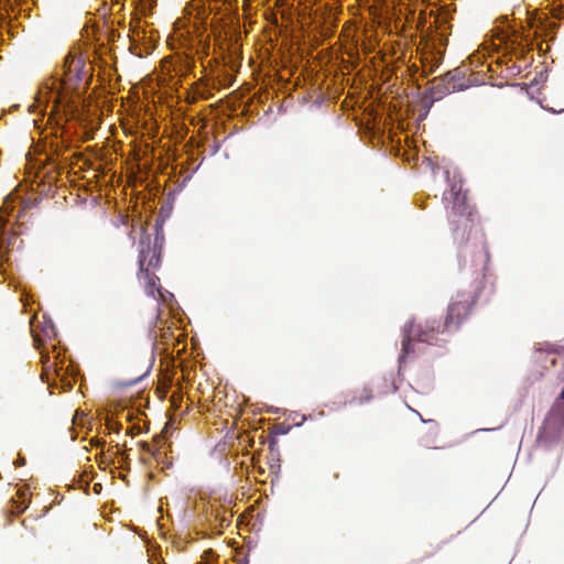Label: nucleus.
Instances as JSON below:
<instances>
[{"mask_svg":"<svg viewBox=\"0 0 564 564\" xmlns=\"http://www.w3.org/2000/svg\"><path fill=\"white\" fill-rule=\"evenodd\" d=\"M417 337L419 341H430V337L425 334H417L415 325L413 323L406 325L404 327V337L402 340V355L400 357V362L403 361L405 356L410 352L411 341Z\"/></svg>","mask_w":564,"mask_h":564,"instance_id":"obj_3","label":"nucleus"},{"mask_svg":"<svg viewBox=\"0 0 564 564\" xmlns=\"http://www.w3.org/2000/svg\"><path fill=\"white\" fill-rule=\"evenodd\" d=\"M561 397L564 399V388H563V391L561 393Z\"/></svg>","mask_w":564,"mask_h":564,"instance_id":"obj_9","label":"nucleus"},{"mask_svg":"<svg viewBox=\"0 0 564 564\" xmlns=\"http://www.w3.org/2000/svg\"><path fill=\"white\" fill-rule=\"evenodd\" d=\"M144 250L143 248L140 250V257H139V265L140 271L142 274H144V279H147V291L150 295L154 296L155 292L163 299V301H166V297L163 295L161 289L156 285L158 278L154 275H150L148 272V269L144 265Z\"/></svg>","mask_w":564,"mask_h":564,"instance_id":"obj_4","label":"nucleus"},{"mask_svg":"<svg viewBox=\"0 0 564 564\" xmlns=\"http://www.w3.org/2000/svg\"><path fill=\"white\" fill-rule=\"evenodd\" d=\"M13 195L10 194L6 197L3 205L0 207V257H2L3 252L9 250V248L15 241V236L6 229L7 217L13 210Z\"/></svg>","mask_w":564,"mask_h":564,"instance_id":"obj_2","label":"nucleus"},{"mask_svg":"<svg viewBox=\"0 0 564 564\" xmlns=\"http://www.w3.org/2000/svg\"><path fill=\"white\" fill-rule=\"evenodd\" d=\"M107 426L111 430H115L117 433L120 431V424L110 419L107 420Z\"/></svg>","mask_w":564,"mask_h":564,"instance_id":"obj_7","label":"nucleus"},{"mask_svg":"<svg viewBox=\"0 0 564 564\" xmlns=\"http://www.w3.org/2000/svg\"><path fill=\"white\" fill-rule=\"evenodd\" d=\"M467 304L466 303H453L448 307V314L446 318V324L449 325L454 323L455 318H458L462 311H466Z\"/></svg>","mask_w":564,"mask_h":564,"instance_id":"obj_6","label":"nucleus"},{"mask_svg":"<svg viewBox=\"0 0 564 564\" xmlns=\"http://www.w3.org/2000/svg\"><path fill=\"white\" fill-rule=\"evenodd\" d=\"M449 194L453 197V208L456 210V213L464 214L466 209V194H462V186H458L457 184L452 185Z\"/></svg>","mask_w":564,"mask_h":564,"instance_id":"obj_5","label":"nucleus"},{"mask_svg":"<svg viewBox=\"0 0 564 564\" xmlns=\"http://www.w3.org/2000/svg\"><path fill=\"white\" fill-rule=\"evenodd\" d=\"M91 66L88 65L78 51H72L67 54L63 65V79L52 82V87L45 85L47 91V101L54 104L53 108L64 106L67 101V94L72 89H77L80 83L87 84L90 76Z\"/></svg>","mask_w":564,"mask_h":564,"instance_id":"obj_1","label":"nucleus"},{"mask_svg":"<svg viewBox=\"0 0 564 564\" xmlns=\"http://www.w3.org/2000/svg\"><path fill=\"white\" fill-rule=\"evenodd\" d=\"M15 464H17L18 466H21V465H24V464H25V460H24V458H19V459L15 462Z\"/></svg>","mask_w":564,"mask_h":564,"instance_id":"obj_8","label":"nucleus"}]
</instances>
